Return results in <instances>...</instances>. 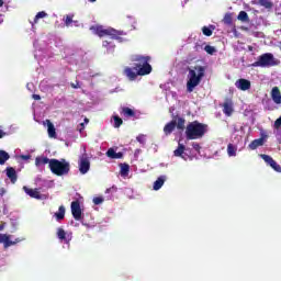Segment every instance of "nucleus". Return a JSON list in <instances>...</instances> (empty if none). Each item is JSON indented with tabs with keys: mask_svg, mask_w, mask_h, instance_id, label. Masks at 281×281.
Segmentation results:
<instances>
[{
	"mask_svg": "<svg viewBox=\"0 0 281 281\" xmlns=\"http://www.w3.org/2000/svg\"><path fill=\"white\" fill-rule=\"evenodd\" d=\"M43 165H48V166H50V159L47 158L46 156H37V157L35 158V166H36V167H41V166H43Z\"/></svg>",
	"mask_w": 281,
	"mask_h": 281,
	"instance_id": "a211bd4d",
	"label": "nucleus"
},
{
	"mask_svg": "<svg viewBox=\"0 0 281 281\" xmlns=\"http://www.w3.org/2000/svg\"><path fill=\"white\" fill-rule=\"evenodd\" d=\"M110 43L108 41L102 42V47H108Z\"/></svg>",
	"mask_w": 281,
	"mask_h": 281,
	"instance_id": "de8ad7c7",
	"label": "nucleus"
},
{
	"mask_svg": "<svg viewBox=\"0 0 281 281\" xmlns=\"http://www.w3.org/2000/svg\"><path fill=\"white\" fill-rule=\"evenodd\" d=\"M280 126H281V115H280L279 119L276 120V122H274V128H276V130H279Z\"/></svg>",
	"mask_w": 281,
	"mask_h": 281,
	"instance_id": "a19ab883",
	"label": "nucleus"
},
{
	"mask_svg": "<svg viewBox=\"0 0 281 281\" xmlns=\"http://www.w3.org/2000/svg\"><path fill=\"white\" fill-rule=\"evenodd\" d=\"M237 20L241 22H248L249 18L246 11H240L239 15H237Z\"/></svg>",
	"mask_w": 281,
	"mask_h": 281,
	"instance_id": "473e14b6",
	"label": "nucleus"
},
{
	"mask_svg": "<svg viewBox=\"0 0 281 281\" xmlns=\"http://www.w3.org/2000/svg\"><path fill=\"white\" fill-rule=\"evenodd\" d=\"M120 167H121L120 175L123 177H127L128 171L131 170V166H128L127 164H121Z\"/></svg>",
	"mask_w": 281,
	"mask_h": 281,
	"instance_id": "bb28decb",
	"label": "nucleus"
},
{
	"mask_svg": "<svg viewBox=\"0 0 281 281\" xmlns=\"http://www.w3.org/2000/svg\"><path fill=\"white\" fill-rule=\"evenodd\" d=\"M4 136H7V133H4V132L0 128V139H2Z\"/></svg>",
	"mask_w": 281,
	"mask_h": 281,
	"instance_id": "49530a36",
	"label": "nucleus"
},
{
	"mask_svg": "<svg viewBox=\"0 0 281 281\" xmlns=\"http://www.w3.org/2000/svg\"><path fill=\"white\" fill-rule=\"evenodd\" d=\"M65 213H66V209L65 206H59L58 212H55L54 216L55 218H57L58 222L65 220Z\"/></svg>",
	"mask_w": 281,
	"mask_h": 281,
	"instance_id": "5701e85b",
	"label": "nucleus"
},
{
	"mask_svg": "<svg viewBox=\"0 0 281 281\" xmlns=\"http://www.w3.org/2000/svg\"><path fill=\"white\" fill-rule=\"evenodd\" d=\"M261 146H263V138L254 139L251 143H249L248 148L249 150H256Z\"/></svg>",
	"mask_w": 281,
	"mask_h": 281,
	"instance_id": "6ab92c4d",
	"label": "nucleus"
},
{
	"mask_svg": "<svg viewBox=\"0 0 281 281\" xmlns=\"http://www.w3.org/2000/svg\"><path fill=\"white\" fill-rule=\"evenodd\" d=\"M91 170V162L89 161L88 154L79 156V172L86 175Z\"/></svg>",
	"mask_w": 281,
	"mask_h": 281,
	"instance_id": "6e6552de",
	"label": "nucleus"
},
{
	"mask_svg": "<svg viewBox=\"0 0 281 281\" xmlns=\"http://www.w3.org/2000/svg\"><path fill=\"white\" fill-rule=\"evenodd\" d=\"M21 159L30 160L31 159V155H21Z\"/></svg>",
	"mask_w": 281,
	"mask_h": 281,
	"instance_id": "37998d69",
	"label": "nucleus"
},
{
	"mask_svg": "<svg viewBox=\"0 0 281 281\" xmlns=\"http://www.w3.org/2000/svg\"><path fill=\"white\" fill-rule=\"evenodd\" d=\"M271 99H272V101H274V103L277 105L281 104V93H280L279 87L272 88V90H271Z\"/></svg>",
	"mask_w": 281,
	"mask_h": 281,
	"instance_id": "ddd939ff",
	"label": "nucleus"
},
{
	"mask_svg": "<svg viewBox=\"0 0 281 281\" xmlns=\"http://www.w3.org/2000/svg\"><path fill=\"white\" fill-rule=\"evenodd\" d=\"M269 167H271L276 172H281V167L278 165V162L269 164Z\"/></svg>",
	"mask_w": 281,
	"mask_h": 281,
	"instance_id": "4c0bfd02",
	"label": "nucleus"
},
{
	"mask_svg": "<svg viewBox=\"0 0 281 281\" xmlns=\"http://www.w3.org/2000/svg\"><path fill=\"white\" fill-rule=\"evenodd\" d=\"M7 177L9 180H11L12 184L16 183L19 177L16 176L14 167H7Z\"/></svg>",
	"mask_w": 281,
	"mask_h": 281,
	"instance_id": "4468645a",
	"label": "nucleus"
},
{
	"mask_svg": "<svg viewBox=\"0 0 281 281\" xmlns=\"http://www.w3.org/2000/svg\"><path fill=\"white\" fill-rule=\"evenodd\" d=\"M89 1H90V3H95L97 0H89Z\"/></svg>",
	"mask_w": 281,
	"mask_h": 281,
	"instance_id": "5fc2aeb1",
	"label": "nucleus"
},
{
	"mask_svg": "<svg viewBox=\"0 0 281 281\" xmlns=\"http://www.w3.org/2000/svg\"><path fill=\"white\" fill-rule=\"evenodd\" d=\"M23 191L26 192V194L31 198H34L36 200L42 199V195H40V192L37 189H30L27 187H23Z\"/></svg>",
	"mask_w": 281,
	"mask_h": 281,
	"instance_id": "2eb2a0df",
	"label": "nucleus"
},
{
	"mask_svg": "<svg viewBox=\"0 0 281 281\" xmlns=\"http://www.w3.org/2000/svg\"><path fill=\"white\" fill-rule=\"evenodd\" d=\"M8 160H10V154L4 150H0V165L3 166Z\"/></svg>",
	"mask_w": 281,
	"mask_h": 281,
	"instance_id": "a878e982",
	"label": "nucleus"
},
{
	"mask_svg": "<svg viewBox=\"0 0 281 281\" xmlns=\"http://www.w3.org/2000/svg\"><path fill=\"white\" fill-rule=\"evenodd\" d=\"M3 228H4V224H1V225H0V232H2Z\"/></svg>",
	"mask_w": 281,
	"mask_h": 281,
	"instance_id": "3c124183",
	"label": "nucleus"
},
{
	"mask_svg": "<svg viewBox=\"0 0 281 281\" xmlns=\"http://www.w3.org/2000/svg\"><path fill=\"white\" fill-rule=\"evenodd\" d=\"M119 191V188H116L115 186H113V187H110L108 190H105V193H115V192H117Z\"/></svg>",
	"mask_w": 281,
	"mask_h": 281,
	"instance_id": "ea45409f",
	"label": "nucleus"
},
{
	"mask_svg": "<svg viewBox=\"0 0 281 281\" xmlns=\"http://www.w3.org/2000/svg\"><path fill=\"white\" fill-rule=\"evenodd\" d=\"M46 123H47L48 137H50V138L57 137V133L55 132V127H54L53 122H50L49 120H46Z\"/></svg>",
	"mask_w": 281,
	"mask_h": 281,
	"instance_id": "aec40b11",
	"label": "nucleus"
},
{
	"mask_svg": "<svg viewBox=\"0 0 281 281\" xmlns=\"http://www.w3.org/2000/svg\"><path fill=\"white\" fill-rule=\"evenodd\" d=\"M3 7V0H0V8Z\"/></svg>",
	"mask_w": 281,
	"mask_h": 281,
	"instance_id": "603ef678",
	"label": "nucleus"
},
{
	"mask_svg": "<svg viewBox=\"0 0 281 281\" xmlns=\"http://www.w3.org/2000/svg\"><path fill=\"white\" fill-rule=\"evenodd\" d=\"M48 169L52 173L58 177L68 176L70 171V165L65 159H50V165L48 166Z\"/></svg>",
	"mask_w": 281,
	"mask_h": 281,
	"instance_id": "39448f33",
	"label": "nucleus"
},
{
	"mask_svg": "<svg viewBox=\"0 0 281 281\" xmlns=\"http://www.w3.org/2000/svg\"><path fill=\"white\" fill-rule=\"evenodd\" d=\"M46 16H47V13L45 11L36 13L34 18V24H37L40 19H45Z\"/></svg>",
	"mask_w": 281,
	"mask_h": 281,
	"instance_id": "72a5a7b5",
	"label": "nucleus"
},
{
	"mask_svg": "<svg viewBox=\"0 0 281 281\" xmlns=\"http://www.w3.org/2000/svg\"><path fill=\"white\" fill-rule=\"evenodd\" d=\"M103 202H104V199L101 198V196L93 198V204L94 205H100Z\"/></svg>",
	"mask_w": 281,
	"mask_h": 281,
	"instance_id": "58836bf2",
	"label": "nucleus"
},
{
	"mask_svg": "<svg viewBox=\"0 0 281 281\" xmlns=\"http://www.w3.org/2000/svg\"><path fill=\"white\" fill-rule=\"evenodd\" d=\"M184 130L187 140L202 139L209 132V125L193 121Z\"/></svg>",
	"mask_w": 281,
	"mask_h": 281,
	"instance_id": "7ed1b4c3",
	"label": "nucleus"
},
{
	"mask_svg": "<svg viewBox=\"0 0 281 281\" xmlns=\"http://www.w3.org/2000/svg\"><path fill=\"white\" fill-rule=\"evenodd\" d=\"M74 14H66V16L63 18V22H64V25H66L67 27L70 26V24L74 23Z\"/></svg>",
	"mask_w": 281,
	"mask_h": 281,
	"instance_id": "c756f323",
	"label": "nucleus"
},
{
	"mask_svg": "<svg viewBox=\"0 0 281 281\" xmlns=\"http://www.w3.org/2000/svg\"><path fill=\"white\" fill-rule=\"evenodd\" d=\"M205 70H207V67L201 65H194L193 67L188 68V92H193L194 88H196L199 83H201V80L205 76Z\"/></svg>",
	"mask_w": 281,
	"mask_h": 281,
	"instance_id": "f03ea898",
	"label": "nucleus"
},
{
	"mask_svg": "<svg viewBox=\"0 0 281 281\" xmlns=\"http://www.w3.org/2000/svg\"><path fill=\"white\" fill-rule=\"evenodd\" d=\"M130 60L132 61V68H124V76L127 77L130 81H135L138 76L143 77L150 75V56L133 55Z\"/></svg>",
	"mask_w": 281,
	"mask_h": 281,
	"instance_id": "f257e3e1",
	"label": "nucleus"
},
{
	"mask_svg": "<svg viewBox=\"0 0 281 281\" xmlns=\"http://www.w3.org/2000/svg\"><path fill=\"white\" fill-rule=\"evenodd\" d=\"M121 114H123L124 117H135V111L128 106L121 108Z\"/></svg>",
	"mask_w": 281,
	"mask_h": 281,
	"instance_id": "4be33fe9",
	"label": "nucleus"
},
{
	"mask_svg": "<svg viewBox=\"0 0 281 281\" xmlns=\"http://www.w3.org/2000/svg\"><path fill=\"white\" fill-rule=\"evenodd\" d=\"M105 155L111 159H123L124 154L123 153H116L115 149L109 148L108 153Z\"/></svg>",
	"mask_w": 281,
	"mask_h": 281,
	"instance_id": "f3484780",
	"label": "nucleus"
},
{
	"mask_svg": "<svg viewBox=\"0 0 281 281\" xmlns=\"http://www.w3.org/2000/svg\"><path fill=\"white\" fill-rule=\"evenodd\" d=\"M71 88L78 89V88H80V87H79V86H75L74 83H71Z\"/></svg>",
	"mask_w": 281,
	"mask_h": 281,
	"instance_id": "8fccbe9b",
	"label": "nucleus"
},
{
	"mask_svg": "<svg viewBox=\"0 0 281 281\" xmlns=\"http://www.w3.org/2000/svg\"><path fill=\"white\" fill-rule=\"evenodd\" d=\"M193 149L199 151L201 149V146L198 143H193Z\"/></svg>",
	"mask_w": 281,
	"mask_h": 281,
	"instance_id": "79ce46f5",
	"label": "nucleus"
},
{
	"mask_svg": "<svg viewBox=\"0 0 281 281\" xmlns=\"http://www.w3.org/2000/svg\"><path fill=\"white\" fill-rule=\"evenodd\" d=\"M136 140L139 142L140 145L146 144V135L139 134V136L136 137Z\"/></svg>",
	"mask_w": 281,
	"mask_h": 281,
	"instance_id": "e433bc0d",
	"label": "nucleus"
},
{
	"mask_svg": "<svg viewBox=\"0 0 281 281\" xmlns=\"http://www.w3.org/2000/svg\"><path fill=\"white\" fill-rule=\"evenodd\" d=\"M90 31L93 32L94 35L101 37L111 36L112 40H116L120 43H123L125 40L121 36H126L124 31H116L115 29H105L101 25L90 26Z\"/></svg>",
	"mask_w": 281,
	"mask_h": 281,
	"instance_id": "20e7f679",
	"label": "nucleus"
},
{
	"mask_svg": "<svg viewBox=\"0 0 281 281\" xmlns=\"http://www.w3.org/2000/svg\"><path fill=\"white\" fill-rule=\"evenodd\" d=\"M2 23H3L2 14H0V25H2Z\"/></svg>",
	"mask_w": 281,
	"mask_h": 281,
	"instance_id": "09e8293b",
	"label": "nucleus"
},
{
	"mask_svg": "<svg viewBox=\"0 0 281 281\" xmlns=\"http://www.w3.org/2000/svg\"><path fill=\"white\" fill-rule=\"evenodd\" d=\"M214 29H215V27H214L213 25L203 26V27H202V34L210 37V36L213 35Z\"/></svg>",
	"mask_w": 281,
	"mask_h": 281,
	"instance_id": "cd10ccee",
	"label": "nucleus"
},
{
	"mask_svg": "<svg viewBox=\"0 0 281 281\" xmlns=\"http://www.w3.org/2000/svg\"><path fill=\"white\" fill-rule=\"evenodd\" d=\"M224 114L226 115V116H232V114H233V102H232V100H229V99H226V101L224 102Z\"/></svg>",
	"mask_w": 281,
	"mask_h": 281,
	"instance_id": "dca6fc26",
	"label": "nucleus"
},
{
	"mask_svg": "<svg viewBox=\"0 0 281 281\" xmlns=\"http://www.w3.org/2000/svg\"><path fill=\"white\" fill-rule=\"evenodd\" d=\"M226 153L228 154L229 157H236L237 147L234 144L229 143L226 148Z\"/></svg>",
	"mask_w": 281,
	"mask_h": 281,
	"instance_id": "393cba45",
	"label": "nucleus"
},
{
	"mask_svg": "<svg viewBox=\"0 0 281 281\" xmlns=\"http://www.w3.org/2000/svg\"><path fill=\"white\" fill-rule=\"evenodd\" d=\"M235 86L237 89L245 92L251 89V81L247 79H239L236 81Z\"/></svg>",
	"mask_w": 281,
	"mask_h": 281,
	"instance_id": "9b49d317",
	"label": "nucleus"
},
{
	"mask_svg": "<svg viewBox=\"0 0 281 281\" xmlns=\"http://www.w3.org/2000/svg\"><path fill=\"white\" fill-rule=\"evenodd\" d=\"M233 23V18H232V13H226L224 16V24L225 25H232Z\"/></svg>",
	"mask_w": 281,
	"mask_h": 281,
	"instance_id": "f704fd0d",
	"label": "nucleus"
},
{
	"mask_svg": "<svg viewBox=\"0 0 281 281\" xmlns=\"http://www.w3.org/2000/svg\"><path fill=\"white\" fill-rule=\"evenodd\" d=\"M57 237L59 240L64 241V244L68 245L72 239L69 235L66 234L64 228L57 229Z\"/></svg>",
	"mask_w": 281,
	"mask_h": 281,
	"instance_id": "f8f14e48",
	"label": "nucleus"
},
{
	"mask_svg": "<svg viewBox=\"0 0 281 281\" xmlns=\"http://www.w3.org/2000/svg\"><path fill=\"white\" fill-rule=\"evenodd\" d=\"M71 215L74 216L75 221H81V207L80 202L74 201L70 205Z\"/></svg>",
	"mask_w": 281,
	"mask_h": 281,
	"instance_id": "9d476101",
	"label": "nucleus"
},
{
	"mask_svg": "<svg viewBox=\"0 0 281 281\" xmlns=\"http://www.w3.org/2000/svg\"><path fill=\"white\" fill-rule=\"evenodd\" d=\"M11 236L10 235H4V234H0V244H3L4 249L10 248L11 246L16 245L18 243H20V239L16 238L15 240H11L10 239Z\"/></svg>",
	"mask_w": 281,
	"mask_h": 281,
	"instance_id": "1a4fd4ad",
	"label": "nucleus"
},
{
	"mask_svg": "<svg viewBox=\"0 0 281 281\" xmlns=\"http://www.w3.org/2000/svg\"><path fill=\"white\" fill-rule=\"evenodd\" d=\"M175 128H178V131H184L186 119L180 117L179 115L173 116V121H170L164 126L165 136H170L173 133Z\"/></svg>",
	"mask_w": 281,
	"mask_h": 281,
	"instance_id": "423d86ee",
	"label": "nucleus"
},
{
	"mask_svg": "<svg viewBox=\"0 0 281 281\" xmlns=\"http://www.w3.org/2000/svg\"><path fill=\"white\" fill-rule=\"evenodd\" d=\"M32 99H34V100H36V101L42 100V98H41L38 94L32 95Z\"/></svg>",
	"mask_w": 281,
	"mask_h": 281,
	"instance_id": "a18cd8bd",
	"label": "nucleus"
},
{
	"mask_svg": "<svg viewBox=\"0 0 281 281\" xmlns=\"http://www.w3.org/2000/svg\"><path fill=\"white\" fill-rule=\"evenodd\" d=\"M259 5L263 7V9L271 10L274 8V3L272 0H259Z\"/></svg>",
	"mask_w": 281,
	"mask_h": 281,
	"instance_id": "b1692460",
	"label": "nucleus"
},
{
	"mask_svg": "<svg viewBox=\"0 0 281 281\" xmlns=\"http://www.w3.org/2000/svg\"><path fill=\"white\" fill-rule=\"evenodd\" d=\"M113 121H114V128H120L121 125H123V119H121L119 115H114L113 116Z\"/></svg>",
	"mask_w": 281,
	"mask_h": 281,
	"instance_id": "7c9ffc66",
	"label": "nucleus"
},
{
	"mask_svg": "<svg viewBox=\"0 0 281 281\" xmlns=\"http://www.w3.org/2000/svg\"><path fill=\"white\" fill-rule=\"evenodd\" d=\"M204 50H205L206 54H209V55H213V54L216 53V48L213 47L212 45H206L205 48H204Z\"/></svg>",
	"mask_w": 281,
	"mask_h": 281,
	"instance_id": "c9c22d12",
	"label": "nucleus"
},
{
	"mask_svg": "<svg viewBox=\"0 0 281 281\" xmlns=\"http://www.w3.org/2000/svg\"><path fill=\"white\" fill-rule=\"evenodd\" d=\"M261 159H263L265 162H267V165H272V164H277L274 159L271 158V156L261 154L260 155Z\"/></svg>",
	"mask_w": 281,
	"mask_h": 281,
	"instance_id": "2f4dec72",
	"label": "nucleus"
},
{
	"mask_svg": "<svg viewBox=\"0 0 281 281\" xmlns=\"http://www.w3.org/2000/svg\"><path fill=\"white\" fill-rule=\"evenodd\" d=\"M85 130V123L79 124V133H81Z\"/></svg>",
	"mask_w": 281,
	"mask_h": 281,
	"instance_id": "c03bdc74",
	"label": "nucleus"
},
{
	"mask_svg": "<svg viewBox=\"0 0 281 281\" xmlns=\"http://www.w3.org/2000/svg\"><path fill=\"white\" fill-rule=\"evenodd\" d=\"M85 123H86V124L89 123V119H88V117L85 119Z\"/></svg>",
	"mask_w": 281,
	"mask_h": 281,
	"instance_id": "864d4df0",
	"label": "nucleus"
},
{
	"mask_svg": "<svg viewBox=\"0 0 281 281\" xmlns=\"http://www.w3.org/2000/svg\"><path fill=\"white\" fill-rule=\"evenodd\" d=\"M278 65V61H276L274 56L270 53L268 54H261L257 61L252 63V67H274Z\"/></svg>",
	"mask_w": 281,
	"mask_h": 281,
	"instance_id": "0eeeda50",
	"label": "nucleus"
},
{
	"mask_svg": "<svg viewBox=\"0 0 281 281\" xmlns=\"http://www.w3.org/2000/svg\"><path fill=\"white\" fill-rule=\"evenodd\" d=\"M166 182V179L164 178V176H160L158 178V180H156L154 183H153V190L155 191H158V190H161L164 183Z\"/></svg>",
	"mask_w": 281,
	"mask_h": 281,
	"instance_id": "412c9836",
	"label": "nucleus"
},
{
	"mask_svg": "<svg viewBox=\"0 0 281 281\" xmlns=\"http://www.w3.org/2000/svg\"><path fill=\"white\" fill-rule=\"evenodd\" d=\"M186 151V146L179 143L178 148L173 151L176 157H181Z\"/></svg>",
	"mask_w": 281,
	"mask_h": 281,
	"instance_id": "c85d7f7f",
	"label": "nucleus"
}]
</instances>
